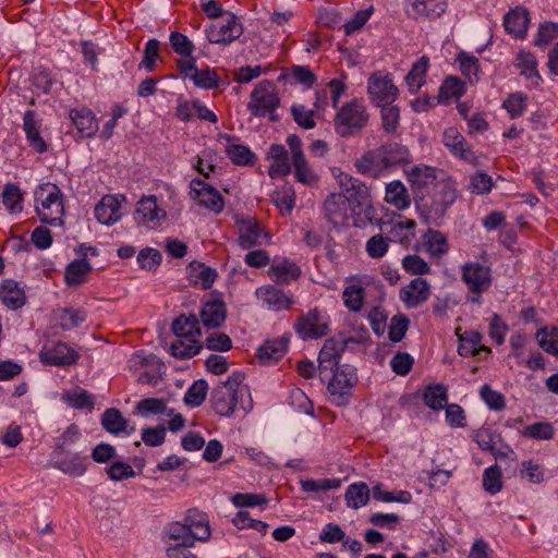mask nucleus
I'll use <instances>...</instances> for the list:
<instances>
[{"label":"nucleus","mask_w":558,"mask_h":558,"mask_svg":"<svg viewBox=\"0 0 558 558\" xmlns=\"http://www.w3.org/2000/svg\"><path fill=\"white\" fill-rule=\"evenodd\" d=\"M39 359L45 365L68 367L77 363L80 353L68 343L58 341L52 345H45Z\"/></svg>","instance_id":"nucleus-13"},{"label":"nucleus","mask_w":558,"mask_h":558,"mask_svg":"<svg viewBox=\"0 0 558 558\" xmlns=\"http://www.w3.org/2000/svg\"><path fill=\"white\" fill-rule=\"evenodd\" d=\"M461 279L468 288L466 301L482 303V294L492 286V269L478 262H468L461 267Z\"/></svg>","instance_id":"nucleus-7"},{"label":"nucleus","mask_w":558,"mask_h":558,"mask_svg":"<svg viewBox=\"0 0 558 558\" xmlns=\"http://www.w3.org/2000/svg\"><path fill=\"white\" fill-rule=\"evenodd\" d=\"M95 217L102 225H113L122 216L121 205L117 196L106 195L95 207Z\"/></svg>","instance_id":"nucleus-26"},{"label":"nucleus","mask_w":558,"mask_h":558,"mask_svg":"<svg viewBox=\"0 0 558 558\" xmlns=\"http://www.w3.org/2000/svg\"><path fill=\"white\" fill-rule=\"evenodd\" d=\"M458 193L453 181L447 180L436 184L430 203L416 204L421 219L428 225L440 226L447 210L457 201Z\"/></svg>","instance_id":"nucleus-3"},{"label":"nucleus","mask_w":558,"mask_h":558,"mask_svg":"<svg viewBox=\"0 0 558 558\" xmlns=\"http://www.w3.org/2000/svg\"><path fill=\"white\" fill-rule=\"evenodd\" d=\"M199 317L206 328H219L226 320L227 308L222 300L213 299L202 306Z\"/></svg>","instance_id":"nucleus-23"},{"label":"nucleus","mask_w":558,"mask_h":558,"mask_svg":"<svg viewBox=\"0 0 558 558\" xmlns=\"http://www.w3.org/2000/svg\"><path fill=\"white\" fill-rule=\"evenodd\" d=\"M465 92L464 83L456 76L447 77L439 87V100L458 98Z\"/></svg>","instance_id":"nucleus-61"},{"label":"nucleus","mask_w":558,"mask_h":558,"mask_svg":"<svg viewBox=\"0 0 558 558\" xmlns=\"http://www.w3.org/2000/svg\"><path fill=\"white\" fill-rule=\"evenodd\" d=\"M447 9L445 0H413L412 11L416 16L435 19L440 16Z\"/></svg>","instance_id":"nucleus-47"},{"label":"nucleus","mask_w":558,"mask_h":558,"mask_svg":"<svg viewBox=\"0 0 558 558\" xmlns=\"http://www.w3.org/2000/svg\"><path fill=\"white\" fill-rule=\"evenodd\" d=\"M23 130L26 134L29 146L39 154L47 150V144L39 133V124L36 120V113L33 110H27L23 117Z\"/></svg>","instance_id":"nucleus-31"},{"label":"nucleus","mask_w":558,"mask_h":558,"mask_svg":"<svg viewBox=\"0 0 558 558\" xmlns=\"http://www.w3.org/2000/svg\"><path fill=\"white\" fill-rule=\"evenodd\" d=\"M350 343H357V340L352 337L345 338L341 335L329 338L324 342L318 354V371L323 380L326 372H332L338 366H341V355Z\"/></svg>","instance_id":"nucleus-11"},{"label":"nucleus","mask_w":558,"mask_h":558,"mask_svg":"<svg viewBox=\"0 0 558 558\" xmlns=\"http://www.w3.org/2000/svg\"><path fill=\"white\" fill-rule=\"evenodd\" d=\"M380 118H381V126L386 133H395L399 126L400 122V109L398 106L385 105L380 106Z\"/></svg>","instance_id":"nucleus-62"},{"label":"nucleus","mask_w":558,"mask_h":558,"mask_svg":"<svg viewBox=\"0 0 558 558\" xmlns=\"http://www.w3.org/2000/svg\"><path fill=\"white\" fill-rule=\"evenodd\" d=\"M389 241V238H386L383 234H375L371 236L365 244L367 255L375 259L381 258L388 252Z\"/></svg>","instance_id":"nucleus-64"},{"label":"nucleus","mask_w":558,"mask_h":558,"mask_svg":"<svg viewBox=\"0 0 558 558\" xmlns=\"http://www.w3.org/2000/svg\"><path fill=\"white\" fill-rule=\"evenodd\" d=\"M226 154L236 166H251L255 161V154L247 146L241 144H230L226 148Z\"/></svg>","instance_id":"nucleus-57"},{"label":"nucleus","mask_w":558,"mask_h":558,"mask_svg":"<svg viewBox=\"0 0 558 558\" xmlns=\"http://www.w3.org/2000/svg\"><path fill=\"white\" fill-rule=\"evenodd\" d=\"M529 23V11L523 7H515L504 16L505 29L515 38L525 36Z\"/></svg>","instance_id":"nucleus-27"},{"label":"nucleus","mask_w":558,"mask_h":558,"mask_svg":"<svg viewBox=\"0 0 558 558\" xmlns=\"http://www.w3.org/2000/svg\"><path fill=\"white\" fill-rule=\"evenodd\" d=\"M280 106V98L276 86L270 81H262L251 94V101L247 104L248 111L254 117L269 116V120L278 121L276 109Z\"/></svg>","instance_id":"nucleus-8"},{"label":"nucleus","mask_w":558,"mask_h":558,"mask_svg":"<svg viewBox=\"0 0 558 558\" xmlns=\"http://www.w3.org/2000/svg\"><path fill=\"white\" fill-rule=\"evenodd\" d=\"M332 373L327 385L328 399L336 407H345L350 403L359 381L356 368L350 364H341Z\"/></svg>","instance_id":"nucleus-6"},{"label":"nucleus","mask_w":558,"mask_h":558,"mask_svg":"<svg viewBox=\"0 0 558 558\" xmlns=\"http://www.w3.org/2000/svg\"><path fill=\"white\" fill-rule=\"evenodd\" d=\"M326 219L335 227L344 225L349 219L350 207L339 193H331L324 203Z\"/></svg>","instance_id":"nucleus-21"},{"label":"nucleus","mask_w":558,"mask_h":558,"mask_svg":"<svg viewBox=\"0 0 558 558\" xmlns=\"http://www.w3.org/2000/svg\"><path fill=\"white\" fill-rule=\"evenodd\" d=\"M520 434L531 439L549 440L554 437L555 430L550 423L537 422L525 426Z\"/></svg>","instance_id":"nucleus-59"},{"label":"nucleus","mask_w":558,"mask_h":558,"mask_svg":"<svg viewBox=\"0 0 558 558\" xmlns=\"http://www.w3.org/2000/svg\"><path fill=\"white\" fill-rule=\"evenodd\" d=\"M502 108L511 119H518L527 108V96L522 92L512 93L504 100Z\"/></svg>","instance_id":"nucleus-55"},{"label":"nucleus","mask_w":558,"mask_h":558,"mask_svg":"<svg viewBox=\"0 0 558 558\" xmlns=\"http://www.w3.org/2000/svg\"><path fill=\"white\" fill-rule=\"evenodd\" d=\"M292 171L295 180L307 186H313L318 182V174L304 157L291 161Z\"/></svg>","instance_id":"nucleus-45"},{"label":"nucleus","mask_w":558,"mask_h":558,"mask_svg":"<svg viewBox=\"0 0 558 558\" xmlns=\"http://www.w3.org/2000/svg\"><path fill=\"white\" fill-rule=\"evenodd\" d=\"M517 68L520 69V74L525 76L527 80H532L535 85L542 81V77L537 70V61L533 53L530 51H520L515 59Z\"/></svg>","instance_id":"nucleus-44"},{"label":"nucleus","mask_w":558,"mask_h":558,"mask_svg":"<svg viewBox=\"0 0 558 558\" xmlns=\"http://www.w3.org/2000/svg\"><path fill=\"white\" fill-rule=\"evenodd\" d=\"M369 121V113L363 100L352 99L338 108L333 118L335 132L343 138L357 135Z\"/></svg>","instance_id":"nucleus-4"},{"label":"nucleus","mask_w":558,"mask_h":558,"mask_svg":"<svg viewBox=\"0 0 558 558\" xmlns=\"http://www.w3.org/2000/svg\"><path fill=\"white\" fill-rule=\"evenodd\" d=\"M385 201L399 210H404L411 205L410 194L399 180L391 181L386 185Z\"/></svg>","instance_id":"nucleus-35"},{"label":"nucleus","mask_w":558,"mask_h":558,"mask_svg":"<svg viewBox=\"0 0 558 558\" xmlns=\"http://www.w3.org/2000/svg\"><path fill=\"white\" fill-rule=\"evenodd\" d=\"M34 197L36 203H40V206H36V213L43 223L62 225L64 213L62 192L56 184L44 183L39 185L34 193Z\"/></svg>","instance_id":"nucleus-5"},{"label":"nucleus","mask_w":558,"mask_h":558,"mask_svg":"<svg viewBox=\"0 0 558 558\" xmlns=\"http://www.w3.org/2000/svg\"><path fill=\"white\" fill-rule=\"evenodd\" d=\"M0 300L10 310L21 308L26 302L24 288L13 279L0 283Z\"/></svg>","instance_id":"nucleus-25"},{"label":"nucleus","mask_w":558,"mask_h":558,"mask_svg":"<svg viewBox=\"0 0 558 558\" xmlns=\"http://www.w3.org/2000/svg\"><path fill=\"white\" fill-rule=\"evenodd\" d=\"M2 203L10 214H20L23 210L24 197L20 186L7 183L2 191Z\"/></svg>","instance_id":"nucleus-49"},{"label":"nucleus","mask_w":558,"mask_h":558,"mask_svg":"<svg viewBox=\"0 0 558 558\" xmlns=\"http://www.w3.org/2000/svg\"><path fill=\"white\" fill-rule=\"evenodd\" d=\"M288 350V340L284 338H276L272 340H266L257 349V357L260 363L269 365L279 361Z\"/></svg>","instance_id":"nucleus-30"},{"label":"nucleus","mask_w":558,"mask_h":558,"mask_svg":"<svg viewBox=\"0 0 558 558\" xmlns=\"http://www.w3.org/2000/svg\"><path fill=\"white\" fill-rule=\"evenodd\" d=\"M62 400L70 407L78 410L94 409V397L87 390L76 386L73 390L66 391L62 395Z\"/></svg>","instance_id":"nucleus-51"},{"label":"nucleus","mask_w":558,"mask_h":558,"mask_svg":"<svg viewBox=\"0 0 558 558\" xmlns=\"http://www.w3.org/2000/svg\"><path fill=\"white\" fill-rule=\"evenodd\" d=\"M350 343H357V340L352 337L345 338L341 335L329 338L324 342L318 354V371L323 380L326 372H332L338 366H341V355Z\"/></svg>","instance_id":"nucleus-10"},{"label":"nucleus","mask_w":558,"mask_h":558,"mask_svg":"<svg viewBox=\"0 0 558 558\" xmlns=\"http://www.w3.org/2000/svg\"><path fill=\"white\" fill-rule=\"evenodd\" d=\"M171 328L177 338L201 337L199 320L194 314L180 315L173 320Z\"/></svg>","instance_id":"nucleus-37"},{"label":"nucleus","mask_w":558,"mask_h":558,"mask_svg":"<svg viewBox=\"0 0 558 558\" xmlns=\"http://www.w3.org/2000/svg\"><path fill=\"white\" fill-rule=\"evenodd\" d=\"M301 274V268L289 258L275 259L268 269V276L279 284H289Z\"/></svg>","instance_id":"nucleus-22"},{"label":"nucleus","mask_w":558,"mask_h":558,"mask_svg":"<svg viewBox=\"0 0 558 558\" xmlns=\"http://www.w3.org/2000/svg\"><path fill=\"white\" fill-rule=\"evenodd\" d=\"M90 271L92 265L87 258L74 259L65 268V282L68 286L77 287L85 281Z\"/></svg>","instance_id":"nucleus-41"},{"label":"nucleus","mask_w":558,"mask_h":558,"mask_svg":"<svg viewBox=\"0 0 558 558\" xmlns=\"http://www.w3.org/2000/svg\"><path fill=\"white\" fill-rule=\"evenodd\" d=\"M54 318L62 330L69 331L86 320V312L81 308L62 307L54 312Z\"/></svg>","instance_id":"nucleus-36"},{"label":"nucleus","mask_w":558,"mask_h":558,"mask_svg":"<svg viewBox=\"0 0 558 558\" xmlns=\"http://www.w3.org/2000/svg\"><path fill=\"white\" fill-rule=\"evenodd\" d=\"M255 295L264 305L272 311L288 310L292 305V299L282 290L271 284L257 288Z\"/></svg>","instance_id":"nucleus-20"},{"label":"nucleus","mask_w":558,"mask_h":558,"mask_svg":"<svg viewBox=\"0 0 558 558\" xmlns=\"http://www.w3.org/2000/svg\"><path fill=\"white\" fill-rule=\"evenodd\" d=\"M456 335L459 339V355L463 357L476 356V348L483 339L482 333L474 330L461 333V328H457Z\"/></svg>","instance_id":"nucleus-46"},{"label":"nucleus","mask_w":558,"mask_h":558,"mask_svg":"<svg viewBox=\"0 0 558 558\" xmlns=\"http://www.w3.org/2000/svg\"><path fill=\"white\" fill-rule=\"evenodd\" d=\"M365 291L359 286H349L343 290L342 299L344 305L352 312H360L364 305Z\"/></svg>","instance_id":"nucleus-60"},{"label":"nucleus","mask_w":558,"mask_h":558,"mask_svg":"<svg viewBox=\"0 0 558 558\" xmlns=\"http://www.w3.org/2000/svg\"><path fill=\"white\" fill-rule=\"evenodd\" d=\"M198 338L199 337L178 338L170 347L171 354L178 359H191L195 356L202 350Z\"/></svg>","instance_id":"nucleus-43"},{"label":"nucleus","mask_w":558,"mask_h":558,"mask_svg":"<svg viewBox=\"0 0 558 558\" xmlns=\"http://www.w3.org/2000/svg\"><path fill=\"white\" fill-rule=\"evenodd\" d=\"M429 68V59L422 56L411 68L405 76V82L411 94H416L425 84V77Z\"/></svg>","instance_id":"nucleus-38"},{"label":"nucleus","mask_w":558,"mask_h":558,"mask_svg":"<svg viewBox=\"0 0 558 558\" xmlns=\"http://www.w3.org/2000/svg\"><path fill=\"white\" fill-rule=\"evenodd\" d=\"M128 420L122 415V413L114 409H107L101 415V424L104 428L111 434H119L125 432L126 434H131L134 432V426L128 429Z\"/></svg>","instance_id":"nucleus-40"},{"label":"nucleus","mask_w":558,"mask_h":558,"mask_svg":"<svg viewBox=\"0 0 558 558\" xmlns=\"http://www.w3.org/2000/svg\"><path fill=\"white\" fill-rule=\"evenodd\" d=\"M244 377L243 373L233 372L227 380L213 389L210 403L218 415L231 416L239 404L244 412H248L252 409L248 389L243 385Z\"/></svg>","instance_id":"nucleus-2"},{"label":"nucleus","mask_w":558,"mask_h":558,"mask_svg":"<svg viewBox=\"0 0 558 558\" xmlns=\"http://www.w3.org/2000/svg\"><path fill=\"white\" fill-rule=\"evenodd\" d=\"M70 118L82 137H90L98 131V122L87 108L71 110Z\"/></svg>","instance_id":"nucleus-32"},{"label":"nucleus","mask_w":558,"mask_h":558,"mask_svg":"<svg viewBox=\"0 0 558 558\" xmlns=\"http://www.w3.org/2000/svg\"><path fill=\"white\" fill-rule=\"evenodd\" d=\"M378 149L380 150L389 171L398 166L411 161V154L408 147L400 143L388 142L386 144L380 145Z\"/></svg>","instance_id":"nucleus-28"},{"label":"nucleus","mask_w":558,"mask_h":558,"mask_svg":"<svg viewBox=\"0 0 558 558\" xmlns=\"http://www.w3.org/2000/svg\"><path fill=\"white\" fill-rule=\"evenodd\" d=\"M184 524L192 531L195 541L206 542L210 537L209 522L205 513L189 510Z\"/></svg>","instance_id":"nucleus-34"},{"label":"nucleus","mask_w":558,"mask_h":558,"mask_svg":"<svg viewBox=\"0 0 558 558\" xmlns=\"http://www.w3.org/2000/svg\"><path fill=\"white\" fill-rule=\"evenodd\" d=\"M208 392V384L204 379L195 380L184 395V402L191 408H197L206 399Z\"/></svg>","instance_id":"nucleus-58"},{"label":"nucleus","mask_w":558,"mask_h":558,"mask_svg":"<svg viewBox=\"0 0 558 558\" xmlns=\"http://www.w3.org/2000/svg\"><path fill=\"white\" fill-rule=\"evenodd\" d=\"M338 183L341 189L339 194L345 199L354 217V226L364 228L368 223L379 225L380 220L376 219V209L372 205L368 186L347 173L338 177Z\"/></svg>","instance_id":"nucleus-1"},{"label":"nucleus","mask_w":558,"mask_h":558,"mask_svg":"<svg viewBox=\"0 0 558 558\" xmlns=\"http://www.w3.org/2000/svg\"><path fill=\"white\" fill-rule=\"evenodd\" d=\"M160 41L156 38H150L145 44L143 50V59L138 65L147 72H153L156 69V61L160 59Z\"/></svg>","instance_id":"nucleus-56"},{"label":"nucleus","mask_w":558,"mask_h":558,"mask_svg":"<svg viewBox=\"0 0 558 558\" xmlns=\"http://www.w3.org/2000/svg\"><path fill=\"white\" fill-rule=\"evenodd\" d=\"M347 505L350 508L359 509L367 505L369 500V489L365 483H354L348 486L345 490Z\"/></svg>","instance_id":"nucleus-53"},{"label":"nucleus","mask_w":558,"mask_h":558,"mask_svg":"<svg viewBox=\"0 0 558 558\" xmlns=\"http://www.w3.org/2000/svg\"><path fill=\"white\" fill-rule=\"evenodd\" d=\"M239 229V245L243 250L259 246L268 242V233L254 218H245L236 221Z\"/></svg>","instance_id":"nucleus-17"},{"label":"nucleus","mask_w":558,"mask_h":558,"mask_svg":"<svg viewBox=\"0 0 558 558\" xmlns=\"http://www.w3.org/2000/svg\"><path fill=\"white\" fill-rule=\"evenodd\" d=\"M416 222L412 219H403L392 223L389 230V240L400 244H409L415 236Z\"/></svg>","instance_id":"nucleus-42"},{"label":"nucleus","mask_w":558,"mask_h":558,"mask_svg":"<svg viewBox=\"0 0 558 558\" xmlns=\"http://www.w3.org/2000/svg\"><path fill=\"white\" fill-rule=\"evenodd\" d=\"M191 196L196 199L199 205L216 214L221 213L225 208V201L219 191L201 179L191 181Z\"/></svg>","instance_id":"nucleus-16"},{"label":"nucleus","mask_w":558,"mask_h":558,"mask_svg":"<svg viewBox=\"0 0 558 558\" xmlns=\"http://www.w3.org/2000/svg\"><path fill=\"white\" fill-rule=\"evenodd\" d=\"M169 41L173 51L181 57H191L195 50L193 41L180 32H171Z\"/></svg>","instance_id":"nucleus-63"},{"label":"nucleus","mask_w":558,"mask_h":558,"mask_svg":"<svg viewBox=\"0 0 558 558\" xmlns=\"http://www.w3.org/2000/svg\"><path fill=\"white\" fill-rule=\"evenodd\" d=\"M368 95L372 102L378 107L391 105L396 100L399 89L393 84L390 74H373L368 78Z\"/></svg>","instance_id":"nucleus-14"},{"label":"nucleus","mask_w":558,"mask_h":558,"mask_svg":"<svg viewBox=\"0 0 558 558\" xmlns=\"http://www.w3.org/2000/svg\"><path fill=\"white\" fill-rule=\"evenodd\" d=\"M423 400L428 408L439 411L448 401L447 388L441 384L428 385L423 392Z\"/></svg>","instance_id":"nucleus-48"},{"label":"nucleus","mask_w":558,"mask_h":558,"mask_svg":"<svg viewBox=\"0 0 558 558\" xmlns=\"http://www.w3.org/2000/svg\"><path fill=\"white\" fill-rule=\"evenodd\" d=\"M163 538L175 542L172 546H194L196 542L189 526L181 522L169 523L165 527Z\"/></svg>","instance_id":"nucleus-39"},{"label":"nucleus","mask_w":558,"mask_h":558,"mask_svg":"<svg viewBox=\"0 0 558 558\" xmlns=\"http://www.w3.org/2000/svg\"><path fill=\"white\" fill-rule=\"evenodd\" d=\"M268 158L271 159L268 170L271 178H282L292 172L288 150L283 145L272 144L269 148Z\"/></svg>","instance_id":"nucleus-24"},{"label":"nucleus","mask_w":558,"mask_h":558,"mask_svg":"<svg viewBox=\"0 0 558 558\" xmlns=\"http://www.w3.org/2000/svg\"><path fill=\"white\" fill-rule=\"evenodd\" d=\"M424 245L433 256H441L448 252V241L444 233L428 229L423 235Z\"/></svg>","instance_id":"nucleus-52"},{"label":"nucleus","mask_w":558,"mask_h":558,"mask_svg":"<svg viewBox=\"0 0 558 558\" xmlns=\"http://www.w3.org/2000/svg\"><path fill=\"white\" fill-rule=\"evenodd\" d=\"M430 296V286L424 278L417 277L400 290L399 298L407 308H416Z\"/></svg>","instance_id":"nucleus-18"},{"label":"nucleus","mask_w":558,"mask_h":558,"mask_svg":"<svg viewBox=\"0 0 558 558\" xmlns=\"http://www.w3.org/2000/svg\"><path fill=\"white\" fill-rule=\"evenodd\" d=\"M205 34L210 44L228 46L243 34V25L235 14L226 12L221 21L205 29Z\"/></svg>","instance_id":"nucleus-9"},{"label":"nucleus","mask_w":558,"mask_h":558,"mask_svg":"<svg viewBox=\"0 0 558 558\" xmlns=\"http://www.w3.org/2000/svg\"><path fill=\"white\" fill-rule=\"evenodd\" d=\"M354 167L360 174L373 179H377L389 172L378 147L365 151L354 161Z\"/></svg>","instance_id":"nucleus-19"},{"label":"nucleus","mask_w":558,"mask_h":558,"mask_svg":"<svg viewBox=\"0 0 558 558\" xmlns=\"http://www.w3.org/2000/svg\"><path fill=\"white\" fill-rule=\"evenodd\" d=\"M137 414L142 416L166 414L171 416L174 412L173 409H169L163 399L159 398H145L137 402L135 408Z\"/></svg>","instance_id":"nucleus-50"},{"label":"nucleus","mask_w":558,"mask_h":558,"mask_svg":"<svg viewBox=\"0 0 558 558\" xmlns=\"http://www.w3.org/2000/svg\"><path fill=\"white\" fill-rule=\"evenodd\" d=\"M293 327L303 340L322 338L329 330L328 324L323 319L322 313L317 308L299 317Z\"/></svg>","instance_id":"nucleus-15"},{"label":"nucleus","mask_w":558,"mask_h":558,"mask_svg":"<svg viewBox=\"0 0 558 558\" xmlns=\"http://www.w3.org/2000/svg\"><path fill=\"white\" fill-rule=\"evenodd\" d=\"M272 203L283 215L291 214L295 205V192L291 185L278 187L271 195Z\"/></svg>","instance_id":"nucleus-54"},{"label":"nucleus","mask_w":558,"mask_h":558,"mask_svg":"<svg viewBox=\"0 0 558 558\" xmlns=\"http://www.w3.org/2000/svg\"><path fill=\"white\" fill-rule=\"evenodd\" d=\"M161 209L157 205L156 196L143 197L136 206L134 219L138 225H148L160 219Z\"/></svg>","instance_id":"nucleus-33"},{"label":"nucleus","mask_w":558,"mask_h":558,"mask_svg":"<svg viewBox=\"0 0 558 558\" xmlns=\"http://www.w3.org/2000/svg\"><path fill=\"white\" fill-rule=\"evenodd\" d=\"M442 143L460 159L469 160L473 156L464 136L456 128H448L444 131Z\"/></svg>","instance_id":"nucleus-29"},{"label":"nucleus","mask_w":558,"mask_h":558,"mask_svg":"<svg viewBox=\"0 0 558 558\" xmlns=\"http://www.w3.org/2000/svg\"><path fill=\"white\" fill-rule=\"evenodd\" d=\"M88 457L82 452H72L62 447H54L49 456V464L53 469L72 476H83L87 470Z\"/></svg>","instance_id":"nucleus-12"}]
</instances>
